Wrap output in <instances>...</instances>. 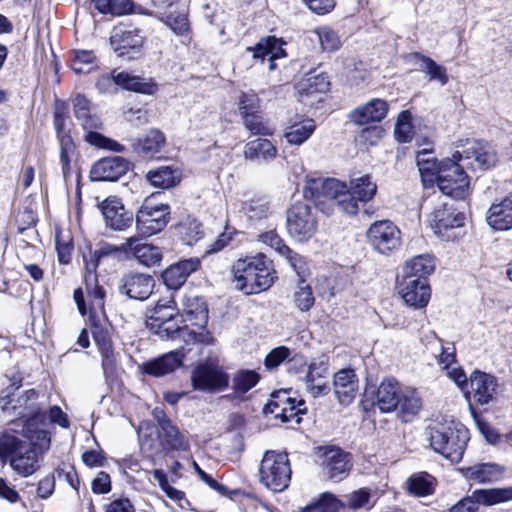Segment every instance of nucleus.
<instances>
[{
    "label": "nucleus",
    "mask_w": 512,
    "mask_h": 512,
    "mask_svg": "<svg viewBox=\"0 0 512 512\" xmlns=\"http://www.w3.org/2000/svg\"><path fill=\"white\" fill-rule=\"evenodd\" d=\"M377 185L369 175L352 177L349 188L346 183L334 178L309 179L303 190L304 197L314 201L315 206L327 215L338 209L346 214L355 215L359 211L358 202L372 200Z\"/></svg>",
    "instance_id": "f257e3e1"
},
{
    "label": "nucleus",
    "mask_w": 512,
    "mask_h": 512,
    "mask_svg": "<svg viewBox=\"0 0 512 512\" xmlns=\"http://www.w3.org/2000/svg\"><path fill=\"white\" fill-rule=\"evenodd\" d=\"M235 288L246 295L268 290L277 278L265 255L237 260L233 267Z\"/></svg>",
    "instance_id": "f03ea898"
},
{
    "label": "nucleus",
    "mask_w": 512,
    "mask_h": 512,
    "mask_svg": "<svg viewBox=\"0 0 512 512\" xmlns=\"http://www.w3.org/2000/svg\"><path fill=\"white\" fill-rule=\"evenodd\" d=\"M432 449L451 462H459L469 440L468 429L459 421L443 419L434 421L429 427Z\"/></svg>",
    "instance_id": "7ed1b4c3"
},
{
    "label": "nucleus",
    "mask_w": 512,
    "mask_h": 512,
    "mask_svg": "<svg viewBox=\"0 0 512 512\" xmlns=\"http://www.w3.org/2000/svg\"><path fill=\"white\" fill-rule=\"evenodd\" d=\"M41 455L33 447L27 446V441L12 433L5 432L0 435V459L9 458L11 467L23 477H28L39 469Z\"/></svg>",
    "instance_id": "20e7f679"
},
{
    "label": "nucleus",
    "mask_w": 512,
    "mask_h": 512,
    "mask_svg": "<svg viewBox=\"0 0 512 512\" xmlns=\"http://www.w3.org/2000/svg\"><path fill=\"white\" fill-rule=\"evenodd\" d=\"M463 156L456 151L452 158L440 161L435 181L440 191L456 200H463L469 194V177L464 170Z\"/></svg>",
    "instance_id": "39448f33"
},
{
    "label": "nucleus",
    "mask_w": 512,
    "mask_h": 512,
    "mask_svg": "<svg viewBox=\"0 0 512 512\" xmlns=\"http://www.w3.org/2000/svg\"><path fill=\"white\" fill-rule=\"evenodd\" d=\"M74 115L86 131L85 140L92 146L114 152H124L125 147L117 141L97 132L102 127L100 117L93 111L92 103L78 94L73 100Z\"/></svg>",
    "instance_id": "423d86ee"
},
{
    "label": "nucleus",
    "mask_w": 512,
    "mask_h": 512,
    "mask_svg": "<svg viewBox=\"0 0 512 512\" xmlns=\"http://www.w3.org/2000/svg\"><path fill=\"white\" fill-rule=\"evenodd\" d=\"M146 326L162 339H175L180 333L186 332L184 319L174 300H160L147 317Z\"/></svg>",
    "instance_id": "0eeeda50"
},
{
    "label": "nucleus",
    "mask_w": 512,
    "mask_h": 512,
    "mask_svg": "<svg viewBox=\"0 0 512 512\" xmlns=\"http://www.w3.org/2000/svg\"><path fill=\"white\" fill-rule=\"evenodd\" d=\"M291 467L287 453L266 451L259 467L261 482L274 492L284 491L291 480Z\"/></svg>",
    "instance_id": "6e6552de"
},
{
    "label": "nucleus",
    "mask_w": 512,
    "mask_h": 512,
    "mask_svg": "<svg viewBox=\"0 0 512 512\" xmlns=\"http://www.w3.org/2000/svg\"><path fill=\"white\" fill-rule=\"evenodd\" d=\"M318 220L313 207L305 201L294 202L286 213L289 236L299 242L307 241L317 231Z\"/></svg>",
    "instance_id": "1a4fd4ad"
},
{
    "label": "nucleus",
    "mask_w": 512,
    "mask_h": 512,
    "mask_svg": "<svg viewBox=\"0 0 512 512\" xmlns=\"http://www.w3.org/2000/svg\"><path fill=\"white\" fill-rule=\"evenodd\" d=\"M317 450L318 463L327 479L340 482L349 475L352 468L349 453L336 446H321Z\"/></svg>",
    "instance_id": "9d476101"
},
{
    "label": "nucleus",
    "mask_w": 512,
    "mask_h": 512,
    "mask_svg": "<svg viewBox=\"0 0 512 512\" xmlns=\"http://www.w3.org/2000/svg\"><path fill=\"white\" fill-rule=\"evenodd\" d=\"M512 500V487L476 489L454 504L449 512H477L479 505L492 506Z\"/></svg>",
    "instance_id": "9b49d317"
},
{
    "label": "nucleus",
    "mask_w": 512,
    "mask_h": 512,
    "mask_svg": "<svg viewBox=\"0 0 512 512\" xmlns=\"http://www.w3.org/2000/svg\"><path fill=\"white\" fill-rule=\"evenodd\" d=\"M169 215L170 206L168 204L144 203L134 219L139 235L150 237L161 232L168 224Z\"/></svg>",
    "instance_id": "f8f14e48"
},
{
    "label": "nucleus",
    "mask_w": 512,
    "mask_h": 512,
    "mask_svg": "<svg viewBox=\"0 0 512 512\" xmlns=\"http://www.w3.org/2000/svg\"><path fill=\"white\" fill-rule=\"evenodd\" d=\"M191 384L193 389L198 391H221L228 387L229 376L219 365L206 361L193 369Z\"/></svg>",
    "instance_id": "ddd939ff"
},
{
    "label": "nucleus",
    "mask_w": 512,
    "mask_h": 512,
    "mask_svg": "<svg viewBox=\"0 0 512 512\" xmlns=\"http://www.w3.org/2000/svg\"><path fill=\"white\" fill-rule=\"evenodd\" d=\"M367 240L378 253L388 255L398 249L401 232L390 220L375 221L367 230Z\"/></svg>",
    "instance_id": "4468645a"
},
{
    "label": "nucleus",
    "mask_w": 512,
    "mask_h": 512,
    "mask_svg": "<svg viewBox=\"0 0 512 512\" xmlns=\"http://www.w3.org/2000/svg\"><path fill=\"white\" fill-rule=\"evenodd\" d=\"M154 287L155 279L152 275L130 271L120 279L118 291L129 299L145 301L153 293Z\"/></svg>",
    "instance_id": "2eb2a0df"
},
{
    "label": "nucleus",
    "mask_w": 512,
    "mask_h": 512,
    "mask_svg": "<svg viewBox=\"0 0 512 512\" xmlns=\"http://www.w3.org/2000/svg\"><path fill=\"white\" fill-rule=\"evenodd\" d=\"M105 225L113 231H125L134 223V215L128 211L120 199L108 197L100 205Z\"/></svg>",
    "instance_id": "dca6fc26"
},
{
    "label": "nucleus",
    "mask_w": 512,
    "mask_h": 512,
    "mask_svg": "<svg viewBox=\"0 0 512 512\" xmlns=\"http://www.w3.org/2000/svg\"><path fill=\"white\" fill-rule=\"evenodd\" d=\"M110 43L119 56L134 58L139 54L143 46V36L137 29L125 25H119L112 31Z\"/></svg>",
    "instance_id": "f3484780"
},
{
    "label": "nucleus",
    "mask_w": 512,
    "mask_h": 512,
    "mask_svg": "<svg viewBox=\"0 0 512 512\" xmlns=\"http://www.w3.org/2000/svg\"><path fill=\"white\" fill-rule=\"evenodd\" d=\"M129 170V162L120 156L99 159L90 170V179L95 182H115Z\"/></svg>",
    "instance_id": "a211bd4d"
},
{
    "label": "nucleus",
    "mask_w": 512,
    "mask_h": 512,
    "mask_svg": "<svg viewBox=\"0 0 512 512\" xmlns=\"http://www.w3.org/2000/svg\"><path fill=\"white\" fill-rule=\"evenodd\" d=\"M465 216L457 212L453 203L442 202L431 213L430 225L435 234L446 236L449 229L463 226Z\"/></svg>",
    "instance_id": "6ab92c4d"
},
{
    "label": "nucleus",
    "mask_w": 512,
    "mask_h": 512,
    "mask_svg": "<svg viewBox=\"0 0 512 512\" xmlns=\"http://www.w3.org/2000/svg\"><path fill=\"white\" fill-rule=\"evenodd\" d=\"M398 289L404 302L416 309L426 307L430 300L431 289L426 280L401 277L398 281Z\"/></svg>",
    "instance_id": "aec40b11"
},
{
    "label": "nucleus",
    "mask_w": 512,
    "mask_h": 512,
    "mask_svg": "<svg viewBox=\"0 0 512 512\" xmlns=\"http://www.w3.org/2000/svg\"><path fill=\"white\" fill-rule=\"evenodd\" d=\"M259 241L270 246L280 256L284 257L297 275L303 279L306 271V262L302 256L288 247L275 230H270L259 235ZM302 283L304 280L301 281Z\"/></svg>",
    "instance_id": "412c9836"
},
{
    "label": "nucleus",
    "mask_w": 512,
    "mask_h": 512,
    "mask_svg": "<svg viewBox=\"0 0 512 512\" xmlns=\"http://www.w3.org/2000/svg\"><path fill=\"white\" fill-rule=\"evenodd\" d=\"M123 253L132 255L139 263L151 267L159 264L162 260V253L159 247L142 242L137 236L127 238L121 243Z\"/></svg>",
    "instance_id": "4be33fe9"
},
{
    "label": "nucleus",
    "mask_w": 512,
    "mask_h": 512,
    "mask_svg": "<svg viewBox=\"0 0 512 512\" xmlns=\"http://www.w3.org/2000/svg\"><path fill=\"white\" fill-rule=\"evenodd\" d=\"M200 267L198 258H189L181 260L170 265L162 273L164 284L172 290L179 289L188 279V277Z\"/></svg>",
    "instance_id": "5701e85b"
},
{
    "label": "nucleus",
    "mask_w": 512,
    "mask_h": 512,
    "mask_svg": "<svg viewBox=\"0 0 512 512\" xmlns=\"http://www.w3.org/2000/svg\"><path fill=\"white\" fill-rule=\"evenodd\" d=\"M334 394L341 405H349L358 391V378L353 369H341L334 374Z\"/></svg>",
    "instance_id": "b1692460"
},
{
    "label": "nucleus",
    "mask_w": 512,
    "mask_h": 512,
    "mask_svg": "<svg viewBox=\"0 0 512 512\" xmlns=\"http://www.w3.org/2000/svg\"><path fill=\"white\" fill-rule=\"evenodd\" d=\"M497 386V379L493 375L477 370L470 375L471 393L480 405L488 404L493 399Z\"/></svg>",
    "instance_id": "393cba45"
},
{
    "label": "nucleus",
    "mask_w": 512,
    "mask_h": 512,
    "mask_svg": "<svg viewBox=\"0 0 512 512\" xmlns=\"http://www.w3.org/2000/svg\"><path fill=\"white\" fill-rule=\"evenodd\" d=\"M463 476L468 481L478 484H489L502 480L505 475V467L496 463H477L461 469Z\"/></svg>",
    "instance_id": "a878e982"
},
{
    "label": "nucleus",
    "mask_w": 512,
    "mask_h": 512,
    "mask_svg": "<svg viewBox=\"0 0 512 512\" xmlns=\"http://www.w3.org/2000/svg\"><path fill=\"white\" fill-rule=\"evenodd\" d=\"M184 356L182 350L171 351L158 358L145 362L142 365V371L154 377L164 376L180 367L183 364Z\"/></svg>",
    "instance_id": "bb28decb"
},
{
    "label": "nucleus",
    "mask_w": 512,
    "mask_h": 512,
    "mask_svg": "<svg viewBox=\"0 0 512 512\" xmlns=\"http://www.w3.org/2000/svg\"><path fill=\"white\" fill-rule=\"evenodd\" d=\"M316 129L315 121L304 116L291 119L284 129V138L290 145L300 146L305 143Z\"/></svg>",
    "instance_id": "cd10ccee"
},
{
    "label": "nucleus",
    "mask_w": 512,
    "mask_h": 512,
    "mask_svg": "<svg viewBox=\"0 0 512 512\" xmlns=\"http://www.w3.org/2000/svg\"><path fill=\"white\" fill-rule=\"evenodd\" d=\"M486 220L488 225L497 231L512 229V194L490 206Z\"/></svg>",
    "instance_id": "c85d7f7f"
},
{
    "label": "nucleus",
    "mask_w": 512,
    "mask_h": 512,
    "mask_svg": "<svg viewBox=\"0 0 512 512\" xmlns=\"http://www.w3.org/2000/svg\"><path fill=\"white\" fill-rule=\"evenodd\" d=\"M387 111V102L376 98L370 100L365 105L354 109L350 113V119L357 125L380 122L386 117Z\"/></svg>",
    "instance_id": "c756f323"
},
{
    "label": "nucleus",
    "mask_w": 512,
    "mask_h": 512,
    "mask_svg": "<svg viewBox=\"0 0 512 512\" xmlns=\"http://www.w3.org/2000/svg\"><path fill=\"white\" fill-rule=\"evenodd\" d=\"M402 388L393 378L383 380L376 393L375 405L383 413L392 412L399 405V396Z\"/></svg>",
    "instance_id": "7c9ffc66"
},
{
    "label": "nucleus",
    "mask_w": 512,
    "mask_h": 512,
    "mask_svg": "<svg viewBox=\"0 0 512 512\" xmlns=\"http://www.w3.org/2000/svg\"><path fill=\"white\" fill-rule=\"evenodd\" d=\"M283 44L284 42L275 36H267L260 39L254 47H247L246 51L252 53L253 59L263 63L266 57L268 60L284 58L286 52Z\"/></svg>",
    "instance_id": "2f4dec72"
},
{
    "label": "nucleus",
    "mask_w": 512,
    "mask_h": 512,
    "mask_svg": "<svg viewBox=\"0 0 512 512\" xmlns=\"http://www.w3.org/2000/svg\"><path fill=\"white\" fill-rule=\"evenodd\" d=\"M180 315L185 322L193 326L204 328L208 322V308L203 298L198 296L185 297L183 301V312Z\"/></svg>",
    "instance_id": "473e14b6"
},
{
    "label": "nucleus",
    "mask_w": 512,
    "mask_h": 512,
    "mask_svg": "<svg viewBox=\"0 0 512 512\" xmlns=\"http://www.w3.org/2000/svg\"><path fill=\"white\" fill-rule=\"evenodd\" d=\"M157 437L160 440L162 451L166 453L187 451L190 448L188 438L173 423L158 429Z\"/></svg>",
    "instance_id": "72a5a7b5"
},
{
    "label": "nucleus",
    "mask_w": 512,
    "mask_h": 512,
    "mask_svg": "<svg viewBox=\"0 0 512 512\" xmlns=\"http://www.w3.org/2000/svg\"><path fill=\"white\" fill-rule=\"evenodd\" d=\"M434 270L435 261L431 255H418L405 263L401 277L428 281V276H430Z\"/></svg>",
    "instance_id": "f704fd0d"
},
{
    "label": "nucleus",
    "mask_w": 512,
    "mask_h": 512,
    "mask_svg": "<svg viewBox=\"0 0 512 512\" xmlns=\"http://www.w3.org/2000/svg\"><path fill=\"white\" fill-rule=\"evenodd\" d=\"M37 398L38 393L34 389H29L19 396L17 402L20 407L24 406L28 410V413L23 414V416H29L26 426L44 428L47 425V413L35 403L29 404Z\"/></svg>",
    "instance_id": "c9c22d12"
},
{
    "label": "nucleus",
    "mask_w": 512,
    "mask_h": 512,
    "mask_svg": "<svg viewBox=\"0 0 512 512\" xmlns=\"http://www.w3.org/2000/svg\"><path fill=\"white\" fill-rule=\"evenodd\" d=\"M277 156V148L265 138L249 141L244 146V157L250 161L268 163Z\"/></svg>",
    "instance_id": "e433bc0d"
},
{
    "label": "nucleus",
    "mask_w": 512,
    "mask_h": 512,
    "mask_svg": "<svg viewBox=\"0 0 512 512\" xmlns=\"http://www.w3.org/2000/svg\"><path fill=\"white\" fill-rule=\"evenodd\" d=\"M112 79L114 83L125 90L136 93L152 95L157 90V85L151 80H146L139 76H134L128 72L113 73Z\"/></svg>",
    "instance_id": "4c0bfd02"
},
{
    "label": "nucleus",
    "mask_w": 512,
    "mask_h": 512,
    "mask_svg": "<svg viewBox=\"0 0 512 512\" xmlns=\"http://www.w3.org/2000/svg\"><path fill=\"white\" fill-rule=\"evenodd\" d=\"M422 408V400L415 389L403 388L397 407L399 417L404 423L411 422Z\"/></svg>",
    "instance_id": "58836bf2"
},
{
    "label": "nucleus",
    "mask_w": 512,
    "mask_h": 512,
    "mask_svg": "<svg viewBox=\"0 0 512 512\" xmlns=\"http://www.w3.org/2000/svg\"><path fill=\"white\" fill-rule=\"evenodd\" d=\"M146 179L155 188L169 189L180 182L181 172L172 166H160L149 170Z\"/></svg>",
    "instance_id": "ea45409f"
},
{
    "label": "nucleus",
    "mask_w": 512,
    "mask_h": 512,
    "mask_svg": "<svg viewBox=\"0 0 512 512\" xmlns=\"http://www.w3.org/2000/svg\"><path fill=\"white\" fill-rule=\"evenodd\" d=\"M465 153L466 156L463 157L464 161L474 159L473 168L487 170L493 167L497 162L496 153L489 145L475 143Z\"/></svg>",
    "instance_id": "a19ab883"
},
{
    "label": "nucleus",
    "mask_w": 512,
    "mask_h": 512,
    "mask_svg": "<svg viewBox=\"0 0 512 512\" xmlns=\"http://www.w3.org/2000/svg\"><path fill=\"white\" fill-rule=\"evenodd\" d=\"M158 429L150 422H142L139 426V443L142 451L150 455L162 452L160 440L157 437Z\"/></svg>",
    "instance_id": "79ce46f5"
},
{
    "label": "nucleus",
    "mask_w": 512,
    "mask_h": 512,
    "mask_svg": "<svg viewBox=\"0 0 512 512\" xmlns=\"http://www.w3.org/2000/svg\"><path fill=\"white\" fill-rule=\"evenodd\" d=\"M166 141L165 135L158 129H150L139 138L135 145V150L144 156H152L158 153Z\"/></svg>",
    "instance_id": "37998d69"
},
{
    "label": "nucleus",
    "mask_w": 512,
    "mask_h": 512,
    "mask_svg": "<svg viewBox=\"0 0 512 512\" xmlns=\"http://www.w3.org/2000/svg\"><path fill=\"white\" fill-rule=\"evenodd\" d=\"M416 162L423 183H433L435 181V176L438 174L440 162H437L436 158L432 155V151L429 149L418 151Z\"/></svg>",
    "instance_id": "c03bdc74"
},
{
    "label": "nucleus",
    "mask_w": 512,
    "mask_h": 512,
    "mask_svg": "<svg viewBox=\"0 0 512 512\" xmlns=\"http://www.w3.org/2000/svg\"><path fill=\"white\" fill-rule=\"evenodd\" d=\"M414 57L420 61L419 69L428 75L430 81H437L441 86L448 83L449 77L444 66L420 53H415Z\"/></svg>",
    "instance_id": "a18cd8bd"
},
{
    "label": "nucleus",
    "mask_w": 512,
    "mask_h": 512,
    "mask_svg": "<svg viewBox=\"0 0 512 512\" xmlns=\"http://www.w3.org/2000/svg\"><path fill=\"white\" fill-rule=\"evenodd\" d=\"M407 487L415 496H428L434 492L435 478L427 472L414 473L408 478Z\"/></svg>",
    "instance_id": "49530a36"
},
{
    "label": "nucleus",
    "mask_w": 512,
    "mask_h": 512,
    "mask_svg": "<svg viewBox=\"0 0 512 512\" xmlns=\"http://www.w3.org/2000/svg\"><path fill=\"white\" fill-rule=\"evenodd\" d=\"M345 503L330 492L322 493L317 501L303 507L300 512H339Z\"/></svg>",
    "instance_id": "de8ad7c7"
},
{
    "label": "nucleus",
    "mask_w": 512,
    "mask_h": 512,
    "mask_svg": "<svg viewBox=\"0 0 512 512\" xmlns=\"http://www.w3.org/2000/svg\"><path fill=\"white\" fill-rule=\"evenodd\" d=\"M240 213L250 221H258L268 217L270 206L264 198H251L242 202Z\"/></svg>",
    "instance_id": "09e8293b"
},
{
    "label": "nucleus",
    "mask_w": 512,
    "mask_h": 512,
    "mask_svg": "<svg viewBox=\"0 0 512 512\" xmlns=\"http://www.w3.org/2000/svg\"><path fill=\"white\" fill-rule=\"evenodd\" d=\"M177 232L182 242L186 245H192L203 236L201 223L194 218H186L177 226Z\"/></svg>",
    "instance_id": "8fccbe9b"
},
{
    "label": "nucleus",
    "mask_w": 512,
    "mask_h": 512,
    "mask_svg": "<svg viewBox=\"0 0 512 512\" xmlns=\"http://www.w3.org/2000/svg\"><path fill=\"white\" fill-rule=\"evenodd\" d=\"M24 437L28 439L27 446L33 447L40 454L50 447V435L45 428L25 426Z\"/></svg>",
    "instance_id": "3c124183"
},
{
    "label": "nucleus",
    "mask_w": 512,
    "mask_h": 512,
    "mask_svg": "<svg viewBox=\"0 0 512 512\" xmlns=\"http://www.w3.org/2000/svg\"><path fill=\"white\" fill-rule=\"evenodd\" d=\"M345 498V508L347 507L353 511L363 508L369 510L373 507V504H370L371 490L366 487L359 488L358 490L351 492L350 494L346 495Z\"/></svg>",
    "instance_id": "603ef678"
},
{
    "label": "nucleus",
    "mask_w": 512,
    "mask_h": 512,
    "mask_svg": "<svg viewBox=\"0 0 512 512\" xmlns=\"http://www.w3.org/2000/svg\"><path fill=\"white\" fill-rule=\"evenodd\" d=\"M321 48L325 52H335L340 49V38L331 27L323 26L314 30Z\"/></svg>",
    "instance_id": "864d4df0"
},
{
    "label": "nucleus",
    "mask_w": 512,
    "mask_h": 512,
    "mask_svg": "<svg viewBox=\"0 0 512 512\" xmlns=\"http://www.w3.org/2000/svg\"><path fill=\"white\" fill-rule=\"evenodd\" d=\"M306 412V406L304 400L295 399L291 405L285 406L280 413L274 414L275 419H279L281 423L294 422L299 424L301 422V415Z\"/></svg>",
    "instance_id": "5fc2aeb1"
},
{
    "label": "nucleus",
    "mask_w": 512,
    "mask_h": 512,
    "mask_svg": "<svg viewBox=\"0 0 512 512\" xmlns=\"http://www.w3.org/2000/svg\"><path fill=\"white\" fill-rule=\"evenodd\" d=\"M260 380V375L254 370H240L233 377V389L238 393H246Z\"/></svg>",
    "instance_id": "6e6d98bb"
},
{
    "label": "nucleus",
    "mask_w": 512,
    "mask_h": 512,
    "mask_svg": "<svg viewBox=\"0 0 512 512\" xmlns=\"http://www.w3.org/2000/svg\"><path fill=\"white\" fill-rule=\"evenodd\" d=\"M94 60L95 55L92 51H75L70 67L76 74H87L93 70Z\"/></svg>",
    "instance_id": "4d7b16f0"
},
{
    "label": "nucleus",
    "mask_w": 512,
    "mask_h": 512,
    "mask_svg": "<svg viewBox=\"0 0 512 512\" xmlns=\"http://www.w3.org/2000/svg\"><path fill=\"white\" fill-rule=\"evenodd\" d=\"M244 127L252 135L260 136H271L273 134V128L264 122L261 112L247 115L242 118Z\"/></svg>",
    "instance_id": "13d9d810"
},
{
    "label": "nucleus",
    "mask_w": 512,
    "mask_h": 512,
    "mask_svg": "<svg viewBox=\"0 0 512 512\" xmlns=\"http://www.w3.org/2000/svg\"><path fill=\"white\" fill-rule=\"evenodd\" d=\"M296 398L290 396L287 390L275 391L271 394L268 403L264 407V413L266 415H274L280 413L285 406L291 405Z\"/></svg>",
    "instance_id": "bf43d9fd"
},
{
    "label": "nucleus",
    "mask_w": 512,
    "mask_h": 512,
    "mask_svg": "<svg viewBox=\"0 0 512 512\" xmlns=\"http://www.w3.org/2000/svg\"><path fill=\"white\" fill-rule=\"evenodd\" d=\"M394 134L398 142L406 143L412 139L413 126L411 123V114L409 111H402L399 114L395 125Z\"/></svg>",
    "instance_id": "052dcab7"
},
{
    "label": "nucleus",
    "mask_w": 512,
    "mask_h": 512,
    "mask_svg": "<svg viewBox=\"0 0 512 512\" xmlns=\"http://www.w3.org/2000/svg\"><path fill=\"white\" fill-rule=\"evenodd\" d=\"M237 105L241 118L260 111V99L258 95L252 91L242 92L238 98Z\"/></svg>",
    "instance_id": "680f3d73"
},
{
    "label": "nucleus",
    "mask_w": 512,
    "mask_h": 512,
    "mask_svg": "<svg viewBox=\"0 0 512 512\" xmlns=\"http://www.w3.org/2000/svg\"><path fill=\"white\" fill-rule=\"evenodd\" d=\"M295 306L302 312L309 311L315 303V297L309 285H300L293 295Z\"/></svg>",
    "instance_id": "e2e57ef3"
},
{
    "label": "nucleus",
    "mask_w": 512,
    "mask_h": 512,
    "mask_svg": "<svg viewBox=\"0 0 512 512\" xmlns=\"http://www.w3.org/2000/svg\"><path fill=\"white\" fill-rule=\"evenodd\" d=\"M74 152V144L69 136H60V164L66 180L70 174V154Z\"/></svg>",
    "instance_id": "0e129e2a"
},
{
    "label": "nucleus",
    "mask_w": 512,
    "mask_h": 512,
    "mask_svg": "<svg viewBox=\"0 0 512 512\" xmlns=\"http://www.w3.org/2000/svg\"><path fill=\"white\" fill-rule=\"evenodd\" d=\"M304 85L309 94L325 93L329 90L330 82L325 73L309 74L304 80Z\"/></svg>",
    "instance_id": "69168bd1"
},
{
    "label": "nucleus",
    "mask_w": 512,
    "mask_h": 512,
    "mask_svg": "<svg viewBox=\"0 0 512 512\" xmlns=\"http://www.w3.org/2000/svg\"><path fill=\"white\" fill-rule=\"evenodd\" d=\"M98 351L101 355V364L105 378H112L117 371V360L113 346Z\"/></svg>",
    "instance_id": "338daca9"
},
{
    "label": "nucleus",
    "mask_w": 512,
    "mask_h": 512,
    "mask_svg": "<svg viewBox=\"0 0 512 512\" xmlns=\"http://www.w3.org/2000/svg\"><path fill=\"white\" fill-rule=\"evenodd\" d=\"M329 375V359L323 355L317 359H314L308 366V370L304 380L307 379H318L321 376Z\"/></svg>",
    "instance_id": "774afa93"
}]
</instances>
